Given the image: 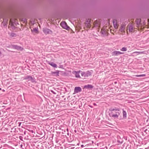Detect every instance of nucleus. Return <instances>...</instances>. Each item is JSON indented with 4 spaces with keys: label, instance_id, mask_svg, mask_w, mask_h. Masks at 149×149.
Segmentation results:
<instances>
[{
    "label": "nucleus",
    "instance_id": "1",
    "mask_svg": "<svg viewBox=\"0 0 149 149\" xmlns=\"http://www.w3.org/2000/svg\"><path fill=\"white\" fill-rule=\"evenodd\" d=\"M135 26L139 31H142L144 29L147 28V25L146 24L145 21L142 20L140 19H136Z\"/></svg>",
    "mask_w": 149,
    "mask_h": 149
},
{
    "label": "nucleus",
    "instance_id": "2",
    "mask_svg": "<svg viewBox=\"0 0 149 149\" xmlns=\"http://www.w3.org/2000/svg\"><path fill=\"white\" fill-rule=\"evenodd\" d=\"M109 116L113 118H118L120 115V109L118 108H111L109 109Z\"/></svg>",
    "mask_w": 149,
    "mask_h": 149
},
{
    "label": "nucleus",
    "instance_id": "3",
    "mask_svg": "<svg viewBox=\"0 0 149 149\" xmlns=\"http://www.w3.org/2000/svg\"><path fill=\"white\" fill-rule=\"evenodd\" d=\"M137 29L135 26V23L131 22L128 24L127 28V33L128 34V31L130 33L136 31Z\"/></svg>",
    "mask_w": 149,
    "mask_h": 149
},
{
    "label": "nucleus",
    "instance_id": "4",
    "mask_svg": "<svg viewBox=\"0 0 149 149\" xmlns=\"http://www.w3.org/2000/svg\"><path fill=\"white\" fill-rule=\"evenodd\" d=\"M30 28L31 32L34 34L38 33L39 31L38 30V25L36 24H33L31 26Z\"/></svg>",
    "mask_w": 149,
    "mask_h": 149
},
{
    "label": "nucleus",
    "instance_id": "5",
    "mask_svg": "<svg viewBox=\"0 0 149 149\" xmlns=\"http://www.w3.org/2000/svg\"><path fill=\"white\" fill-rule=\"evenodd\" d=\"M126 24L124 23H123L121 24L119 28V32L120 34L123 36L125 34V28Z\"/></svg>",
    "mask_w": 149,
    "mask_h": 149
},
{
    "label": "nucleus",
    "instance_id": "6",
    "mask_svg": "<svg viewBox=\"0 0 149 149\" xmlns=\"http://www.w3.org/2000/svg\"><path fill=\"white\" fill-rule=\"evenodd\" d=\"M101 22V20L99 19L93 22L92 28H95L96 29H98L99 30L100 27Z\"/></svg>",
    "mask_w": 149,
    "mask_h": 149
},
{
    "label": "nucleus",
    "instance_id": "7",
    "mask_svg": "<svg viewBox=\"0 0 149 149\" xmlns=\"http://www.w3.org/2000/svg\"><path fill=\"white\" fill-rule=\"evenodd\" d=\"M91 19H88L86 20V21L85 22V25L84 27V28L85 29L88 30L91 27Z\"/></svg>",
    "mask_w": 149,
    "mask_h": 149
},
{
    "label": "nucleus",
    "instance_id": "8",
    "mask_svg": "<svg viewBox=\"0 0 149 149\" xmlns=\"http://www.w3.org/2000/svg\"><path fill=\"white\" fill-rule=\"evenodd\" d=\"M109 29V26H104L100 32L104 36L107 35L108 31Z\"/></svg>",
    "mask_w": 149,
    "mask_h": 149
},
{
    "label": "nucleus",
    "instance_id": "9",
    "mask_svg": "<svg viewBox=\"0 0 149 149\" xmlns=\"http://www.w3.org/2000/svg\"><path fill=\"white\" fill-rule=\"evenodd\" d=\"M80 74L82 77H86L91 75V73L89 71L85 72L83 71H80Z\"/></svg>",
    "mask_w": 149,
    "mask_h": 149
},
{
    "label": "nucleus",
    "instance_id": "10",
    "mask_svg": "<svg viewBox=\"0 0 149 149\" xmlns=\"http://www.w3.org/2000/svg\"><path fill=\"white\" fill-rule=\"evenodd\" d=\"M123 53L119 51H115L112 52V56H118L119 54H122Z\"/></svg>",
    "mask_w": 149,
    "mask_h": 149
},
{
    "label": "nucleus",
    "instance_id": "11",
    "mask_svg": "<svg viewBox=\"0 0 149 149\" xmlns=\"http://www.w3.org/2000/svg\"><path fill=\"white\" fill-rule=\"evenodd\" d=\"M60 25L63 28L67 29L68 27L67 26V24L65 22H62L60 24Z\"/></svg>",
    "mask_w": 149,
    "mask_h": 149
},
{
    "label": "nucleus",
    "instance_id": "12",
    "mask_svg": "<svg viewBox=\"0 0 149 149\" xmlns=\"http://www.w3.org/2000/svg\"><path fill=\"white\" fill-rule=\"evenodd\" d=\"M113 22L114 28L116 29L118 28L119 25L118 24L117 21L116 19H114L113 20Z\"/></svg>",
    "mask_w": 149,
    "mask_h": 149
},
{
    "label": "nucleus",
    "instance_id": "13",
    "mask_svg": "<svg viewBox=\"0 0 149 149\" xmlns=\"http://www.w3.org/2000/svg\"><path fill=\"white\" fill-rule=\"evenodd\" d=\"M43 31L46 34H51L52 33V31L49 29H44Z\"/></svg>",
    "mask_w": 149,
    "mask_h": 149
},
{
    "label": "nucleus",
    "instance_id": "14",
    "mask_svg": "<svg viewBox=\"0 0 149 149\" xmlns=\"http://www.w3.org/2000/svg\"><path fill=\"white\" fill-rule=\"evenodd\" d=\"M80 71H79L77 72L74 71L73 72V73L75 74V76L76 77L80 78V76L79 75V74H80Z\"/></svg>",
    "mask_w": 149,
    "mask_h": 149
},
{
    "label": "nucleus",
    "instance_id": "15",
    "mask_svg": "<svg viewBox=\"0 0 149 149\" xmlns=\"http://www.w3.org/2000/svg\"><path fill=\"white\" fill-rule=\"evenodd\" d=\"M81 89L79 87H76L74 88V91L75 93H78L81 91Z\"/></svg>",
    "mask_w": 149,
    "mask_h": 149
},
{
    "label": "nucleus",
    "instance_id": "16",
    "mask_svg": "<svg viewBox=\"0 0 149 149\" xmlns=\"http://www.w3.org/2000/svg\"><path fill=\"white\" fill-rule=\"evenodd\" d=\"M59 71L57 70L55 72H52V75L55 76H58L59 75Z\"/></svg>",
    "mask_w": 149,
    "mask_h": 149
},
{
    "label": "nucleus",
    "instance_id": "17",
    "mask_svg": "<svg viewBox=\"0 0 149 149\" xmlns=\"http://www.w3.org/2000/svg\"><path fill=\"white\" fill-rule=\"evenodd\" d=\"M48 64L53 67H54V68H56L57 67V65L53 62H49L48 63Z\"/></svg>",
    "mask_w": 149,
    "mask_h": 149
},
{
    "label": "nucleus",
    "instance_id": "18",
    "mask_svg": "<svg viewBox=\"0 0 149 149\" xmlns=\"http://www.w3.org/2000/svg\"><path fill=\"white\" fill-rule=\"evenodd\" d=\"M14 26V24L13 23L12 20H10V23L9 24V27L12 28V27H13V26Z\"/></svg>",
    "mask_w": 149,
    "mask_h": 149
},
{
    "label": "nucleus",
    "instance_id": "19",
    "mask_svg": "<svg viewBox=\"0 0 149 149\" xmlns=\"http://www.w3.org/2000/svg\"><path fill=\"white\" fill-rule=\"evenodd\" d=\"M123 117L125 118H127V113L123 109Z\"/></svg>",
    "mask_w": 149,
    "mask_h": 149
},
{
    "label": "nucleus",
    "instance_id": "20",
    "mask_svg": "<svg viewBox=\"0 0 149 149\" xmlns=\"http://www.w3.org/2000/svg\"><path fill=\"white\" fill-rule=\"evenodd\" d=\"M93 87L91 85H88L84 86V88H92Z\"/></svg>",
    "mask_w": 149,
    "mask_h": 149
},
{
    "label": "nucleus",
    "instance_id": "21",
    "mask_svg": "<svg viewBox=\"0 0 149 149\" xmlns=\"http://www.w3.org/2000/svg\"><path fill=\"white\" fill-rule=\"evenodd\" d=\"M121 50L123 51H126L127 50V49L125 47H123L121 49Z\"/></svg>",
    "mask_w": 149,
    "mask_h": 149
},
{
    "label": "nucleus",
    "instance_id": "22",
    "mask_svg": "<svg viewBox=\"0 0 149 149\" xmlns=\"http://www.w3.org/2000/svg\"><path fill=\"white\" fill-rule=\"evenodd\" d=\"M133 53H138L139 54H141L143 53V52H135Z\"/></svg>",
    "mask_w": 149,
    "mask_h": 149
},
{
    "label": "nucleus",
    "instance_id": "23",
    "mask_svg": "<svg viewBox=\"0 0 149 149\" xmlns=\"http://www.w3.org/2000/svg\"><path fill=\"white\" fill-rule=\"evenodd\" d=\"M146 76V74H141V75H136V77H145Z\"/></svg>",
    "mask_w": 149,
    "mask_h": 149
},
{
    "label": "nucleus",
    "instance_id": "24",
    "mask_svg": "<svg viewBox=\"0 0 149 149\" xmlns=\"http://www.w3.org/2000/svg\"><path fill=\"white\" fill-rule=\"evenodd\" d=\"M10 36L13 37H15L16 36V34L14 33H11Z\"/></svg>",
    "mask_w": 149,
    "mask_h": 149
},
{
    "label": "nucleus",
    "instance_id": "25",
    "mask_svg": "<svg viewBox=\"0 0 149 149\" xmlns=\"http://www.w3.org/2000/svg\"><path fill=\"white\" fill-rule=\"evenodd\" d=\"M15 48L17 49H20L21 50L22 49V48L21 47L19 46H16Z\"/></svg>",
    "mask_w": 149,
    "mask_h": 149
},
{
    "label": "nucleus",
    "instance_id": "26",
    "mask_svg": "<svg viewBox=\"0 0 149 149\" xmlns=\"http://www.w3.org/2000/svg\"><path fill=\"white\" fill-rule=\"evenodd\" d=\"M148 25H147V28H148V27H149V19H148Z\"/></svg>",
    "mask_w": 149,
    "mask_h": 149
},
{
    "label": "nucleus",
    "instance_id": "27",
    "mask_svg": "<svg viewBox=\"0 0 149 149\" xmlns=\"http://www.w3.org/2000/svg\"><path fill=\"white\" fill-rule=\"evenodd\" d=\"M1 54H2V53H1V51H0V56H1Z\"/></svg>",
    "mask_w": 149,
    "mask_h": 149
},
{
    "label": "nucleus",
    "instance_id": "28",
    "mask_svg": "<svg viewBox=\"0 0 149 149\" xmlns=\"http://www.w3.org/2000/svg\"><path fill=\"white\" fill-rule=\"evenodd\" d=\"M111 33H112V32L111 31Z\"/></svg>",
    "mask_w": 149,
    "mask_h": 149
},
{
    "label": "nucleus",
    "instance_id": "29",
    "mask_svg": "<svg viewBox=\"0 0 149 149\" xmlns=\"http://www.w3.org/2000/svg\"><path fill=\"white\" fill-rule=\"evenodd\" d=\"M21 124V123H19V125H20V124Z\"/></svg>",
    "mask_w": 149,
    "mask_h": 149
}]
</instances>
